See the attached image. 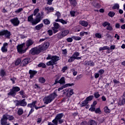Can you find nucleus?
<instances>
[{
    "instance_id": "1",
    "label": "nucleus",
    "mask_w": 125,
    "mask_h": 125,
    "mask_svg": "<svg viewBox=\"0 0 125 125\" xmlns=\"http://www.w3.org/2000/svg\"><path fill=\"white\" fill-rule=\"evenodd\" d=\"M34 44V41H33L32 40L29 39L28 41L26 42V46H25V43H22L21 44H19L17 46V51L20 54H23V53H26L27 50L29 49V47L31 46V45H32V44Z\"/></svg>"
},
{
    "instance_id": "2",
    "label": "nucleus",
    "mask_w": 125,
    "mask_h": 125,
    "mask_svg": "<svg viewBox=\"0 0 125 125\" xmlns=\"http://www.w3.org/2000/svg\"><path fill=\"white\" fill-rule=\"evenodd\" d=\"M64 117V114L59 113L56 115L54 119L51 122H48V125H62L64 123V120L62 119Z\"/></svg>"
},
{
    "instance_id": "3",
    "label": "nucleus",
    "mask_w": 125,
    "mask_h": 125,
    "mask_svg": "<svg viewBox=\"0 0 125 125\" xmlns=\"http://www.w3.org/2000/svg\"><path fill=\"white\" fill-rule=\"evenodd\" d=\"M57 96H58V95H57V92H56V90H55L52 93L44 97L43 99V102H44V104H49L51 103Z\"/></svg>"
},
{
    "instance_id": "4",
    "label": "nucleus",
    "mask_w": 125,
    "mask_h": 125,
    "mask_svg": "<svg viewBox=\"0 0 125 125\" xmlns=\"http://www.w3.org/2000/svg\"><path fill=\"white\" fill-rule=\"evenodd\" d=\"M7 120H9V121H13L14 120V117L8 114H4L0 120L1 125H9V123L7 124Z\"/></svg>"
},
{
    "instance_id": "5",
    "label": "nucleus",
    "mask_w": 125,
    "mask_h": 125,
    "mask_svg": "<svg viewBox=\"0 0 125 125\" xmlns=\"http://www.w3.org/2000/svg\"><path fill=\"white\" fill-rule=\"evenodd\" d=\"M18 91H20V87L18 86H13L12 88L10 89L9 92L7 93V95L8 96L14 97Z\"/></svg>"
},
{
    "instance_id": "6",
    "label": "nucleus",
    "mask_w": 125,
    "mask_h": 125,
    "mask_svg": "<svg viewBox=\"0 0 125 125\" xmlns=\"http://www.w3.org/2000/svg\"><path fill=\"white\" fill-rule=\"evenodd\" d=\"M41 52H42V49H41L40 46L39 47H35L31 48L29 51V53L32 55H38Z\"/></svg>"
},
{
    "instance_id": "7",
    "label": "nucleus",
    "mask_w": 125,
    "mask_h": 125,
    "mask_svg": "<svg viewBox=\"0 0 125 125\" xmlns=\"http://www.w3.org/2000/svg\"><path fill=\"white\" fill-rule=\"evenodd\" d=\"M3 36H5L6 39H10L11 32L7 29H2L0 30V37H3Z\"/></svg>"
},
{
    "instance_id": "8",
    "label": "nucleus",
    "mask_w": 125,
    "mask_h": 125,
    "mask_svg": "<svg viewBox=\"0 0 125 125\" xmlns=\"http://www.w3.org/2000/svg\"><path fill=\"white\" fill-rule=\"evenodd\" d=\"M16 105L21 107H26V106H27V102H26V99H23L21 100H17Z\"/></svg>"
},
{
    "instance_id": "9",
    "label": "nucleus",
    "mask_w": 125,
    "mask_h": 125,
    "mask_svg": "<svg viewBox=\"0 0 125 125\" xmlns=\"http://www.w3.org/2000/svg\"><path fill=\"white\" fill-rule=\"evenodd\" d=\"M53 26L52 28L53 31V34H56V33H58L59 31V28H60L61 26L59 25V23L56 22H53Z\"/></svg>"
},
{
    "instance_id": "10",
    "label": "nucleus",
    "mask_w": 125,
    "mask_h": 125,
    "mask_svg": "<svg viewBox=\"0 0 125 125\" xmlns=\"http://www.w3.org/2000/svg\"><path fill=\"white\" fill-rule=\"evenodd\" d=\"M49 45H50V43L46 42H44L42 45H40L39 47H40L42 52H43V51H45V50H47V48L49 47Z\"/></svg>"
},
{
    "instance_id": "11",
    "label": "nucleus",
    "mask_w": 125,
    "mask_h": 125,
    "mask_svg": "<svg viewBox=\"0 0 125 125\" xmlns=\"http://www.w3.org/2000/svg\"><path fill=\"white\" fill-rule=\"evenodd\" d=\"M10 22L14 25L15 27H17L20 24V21L18 19V18H14V19L10 20Z\"/></svg>"
},
{
    "instance_id": "12",
    "label": "nucleus",
    "mask_w": 125,
    "mask_h": 125,
    "mask_svg": "<svg viewBox=\"0 0 125 125\" xmlns=\"http://www.w3.org/2000/svg\"><path fill=\"white\" fill-rule=\"evenodd\" d=\"M29 74L30 75V79H33V78H34V77H35V76L38 74V71L37 70H33L30 69L29 71Z\"/></svg>"
},
{
    "instance_id": "13",
    "label": "nucleus",
    "mask_w": 125,
    "mask_h": 125,
    "mask_svg": "<svg viewBox=\"0 0 125 125\" xmlns=\"http://www.w3.org/2000/svg\"><path fill=\"white\" fill-rule=\"evenodd\" d=\"M45 11H47L46 14H49V13H51V12H54V8L53 7H45Z\"/></svg>"
},
{
    "instance_id": "14",
    "label": "nucleus",
    "mask_w": 125,
    "mask_h": 125,
    "mask_svg": "<svg viewBox=\"0 0 125 125\" xmlns=\"http://www.w3.org/2000/svg\"><path fill=\"white\" fill-rule=\"evenodd\" d=\"M59 60H60V57L57 56L56 55L52 56V61L53 62V63H55V65H56V64H57L56 62H57V61H59Z\"/></svg>"
},
{
    "instance_id": "15",
    "label": "nucleus",
    "mask_w": 125,
    "mask_h": 125,
    "mask_svg": "<svg viewBox=\"0 0 125 125\" xmlns=\"http://www.w3.org/2000/svg\"><path fill=\"white\" fill-rule=\"evenodd\" d=\"M63 94H65L67 97H71L74 94V89H71L69 91H67L66 92H64Z\"/></svg>"
},
{
    "instance_id": "16",
    "label": "nucleus",
    "mask_w": 125,
    "mask_h": 125,
    "mask_svg": "<svg viewBox=\"0 0 125 125\" xmlns=\"http://www.w3.org/2000/svg\"><path fill=\"white\" fill-rule=\"evenodd\" d=\"M41 22V19L40 18H36L35 20H32L31 21V24L32 26H35V25H37L38 23H40Z\"/></svg>"
},
{
    "instance_id": "17",
    "label": "nucleus",
    "mask_w": 125,
    "mask_h": 125,
    "mask_svg": "<svg viewBox=\"0 0 125 125\" xmlns=\"http://www.w3.org/2000/svg\"><path fill=\"white\" fill-rule=\"evenodd\" d=\"M77 54H73L72 56L70 57V58L68 60V63H72V62H74L75 61V56H77Z\"/></svg>"
},
{
    "instance_id": "18",
    "label": "nucleus",
    "mask_w": 125,
    "mask_h": 125,
    "mask_svg": "<svg viewBox=\"0 0 125 125\" xmlns=\"http://www.w3.org/2000/svg\"><path fill=\"white\" fill-rule=\"evenodd\" d=\"M79 24H80V25H82V26H83V27H87V26H88V22L84 21H79Z\"/></svg>"
},
{
    "instance_id": "19",
    "label": "nucleus",
    "mask_w": 125,
    "mask_h": 125,
    "mask_svg": "<svg viewBox=\"0 0 125 125\" xmlns=\"http://www.w3.org/2000/svg\"><path fill=\"white\" fill-rule=\"evenodd\" d=\"M122 100H120L118 103V105L120 106H124L125 104V98L124 97H122Z\"/></svg>"
},
{
    "instance_id": "20",
    "label": "nucleus",
    "mask_w": 125,
    "mask_h": 125,
    "mask_svg": "<svg viewBox=\"0 0 125 125\" xmlns=\"http://www.w3.org/2000/svg\"><path fill=\"white\" fill-rule=\"evenodd\" d=\"M55 22H60L62 24H67V21L64 20L63 19H56L55 20Z\"/></svg>"
},
{
    "instance_id": "21",
    "label": "nucleus",
    "mask_w": 125,
    "mask_h": 125,
    "mask_svg": "<svg viewBox=\"0 0 125 125\" xmlns=\"http://www.w3.org/2000/svg\"><path fill=\"white\" fill-rule=\"evenodd\" d=\"M88 125H97V122L94 120H90L88 122Z\"/></svg>"
},
{
    "instance_id": "22",
    "label": "nucleus",
    "mask_w": 125,
    "mask_h": 125,
    "mask_svg": "<svg viewBox=\"0 0 125 125\" xmlns=\"http://www.w3.org/2000/svg\"><path fill=\"white\" fill-rule=\"evenodd\" d=\"M37 104V101H35L34 102H33L32 103L30 104H27V107L28 108H33V107L35 106V105Z\"/></svg>"
},
{
    "instance_id": "23",
    "label": "nucleus",
    "mask_w": 125,
    "mask_h": 125,
    "mask_svg": "<svg viewBox=\"0 0 125 125\" xmlns=\"http://www.w3.org/2000/svg\"><path fill=\"white\" fill-rule=\"evenodd\" d=\"M42 27H43V23H40L35 26V29L37 31H40Z\"/></svg>"
},
{
    "instance_id": "24",
    "label": "nucleus",
    "mask_w": 125,
    "mask_h": 125,
    "mask_svg": "<svg viewBox=\"0 0 125 125\" xmlns=\"http://www.w3.org/2000/svg\"><path fill=\"white\" fill-rule=\"evenodd\" d=\"M69 1L71 5H73V6H77V4H78L77 0H69Z\"/></svg>"
},
{
    "instance_id": "25",
    "label": "nucleus",
    "mask_w": 125,
    "mask_h": 125,
    "mask_svg": "<svg viewBox=\"0 0 125 125\" xmlns=\"http://www.w3.org/2000/svg\"><path fill=\"white\" fill-rule=\"evenodd\" d=\"M77 54V56H74V58L75 59V60H81V59H82V57H78V56H80V52H74V54Z\"/></svg>"
},
{
    "instance_id": "26",
    "label": "nucleus",
    "mask_w": 125,
    "mask_h": 125,
    "mask_svg": "<svg viewBox=\"0 0 125 125\" xmlns=\"http://www.w3.org/2000/svg\"><path fill=\"white\" fill-rule=\"evenodd\" d=\"M5 76H6V72H5L4 69H1L0 71V76L1 78H3Z\"/></svg>"
},
{
    "instance_id": "27",
    "label": "nucleus",
    "mask_w": 125,
    "mask_h": 125,
    "mask_svg": "<svg viewBox=\"0 0 125 125\" xmlns=\"http://www.w3.org/2000/svg\"><path fill=\"white\" fill-rule=\"evenodd\" d=\"M110 50V47H108V46H104L103 47L99 48V51H102L103 50Z\"/></svg>"
},
{
    "instance_id": "28",
    "label": "nucleus",
    "mask_w": 125,
    "mask_h": 125,
    "mask_svg": "<svg viewBox=\"0 0 125 125\" xmlns=\"http://www.w3.org/2000/svg\"><path fill=\"white\" fill-rule=\"evenodd\" d=\"M28 63H29V60H28V59H24L22 61V64L24 66H26V65H28Z\"/></svg>"
},
{
    "instance_id": "29",
    "label": "nucleus",
    "mask_w": 125,
    "mask_h": 125,
    "mask_svg": "<svg viewBox=\"0 0 125 125\" xmlns=\"http://www.w3.org/2000/svg\"><path fill=\"white\" fill-rule=\"evenodd\" d=\"M87 104H88V102L85 100L81 102V107H85Z\"/></svg>"
},
{
    "instance_id": "30",
    "label": "nucleus",
    "mask_w": 125,
    "mask_h": 125,
    "mask_svg": "<svg viewBox=\"0 0 125 125\" xmlns=\"http://www.w3.org/2000/svg\"><path fill=\"white\" fill-rule=\"evenodd\" d=\"M24 113V111L23 110V108H20L18 111V116H21V115H23V113Z\"/></svg>"
},
{
    "instance_id": "31",
    "label": "nucleus",
    "mask_w": 125,
    "mask_h": 125,
    "mask_svg": "<svg viewBox=\"0 0 125 125\" xmlns=\"http://www.w3.org/2000/svg\"><path fill=\"white\" fill-rule=\"evenodd\" d=\"M115 15H116V13L113 11H110L108 13V16H109V17H111V18H113V17H114Z\"/></svg>"
},
{
    "instance_id": "32",
    "label": "nucleus",
    "mask_w": 125,
    "mask_h": 125,
    "mask_svg": "<svg viewBox=\"0 0 125 125\" xmlns=\"http://www.w3.org/2000/svg\"><path fill=\"white\" fill-rule=\"evenodd\" d=\"M93 98H94V96H93V95H90L88 97H87L86 99H85V101L87 102H88V101H91V100H92L93 99Z\"/></svg>"
},
{
    "instance_id": "33",
    "label": "nucleus",
    "mask_w": 125,
    "mask_h": 125,
    "mask_svg": "<svg viewBox=\"0 0 125 125\" xmlns=\"http://www.w3.org/2000/svg\"><path fill=\"white\" fill-rule=\"evenodd\" d=\"M45 79H44V78L43 77H40L39 79V83H45Z\"/></svg>"
},
{
    "instance_id": "34",
    "label": "nucleus",
    "mask_w": 125,
    "mask_h": 125,
    "mask_svg": "<svg viewBox=\"0 0 125 125\" xmlns=\"http://www.w3.org/2000/svg\"><path fill=\"white\" fill-rule=\"evenodd\" d=\"M85 65H86V66H94L95 64L94 63V62H91V61H90L85 62Z\"/></svg>"
},
{
    "instance_id": "35",
    "label": "nucleus",
    "mask_w": 125,
    "mask_h": 125,
    "mask_svg": "<svg viewBox=\"0 0 125 125\" xmlns=\"http://www.w3.org/2000/svg\"><path fill=\"white\" fill-rule=\"evenodd\" d=\"M59 81L60 84H65V77H62Z\"/></svg>"
},
{
    "instance_id": "36",
    "label": "nucleus",
    "mask_w": 125,
    "mask_h": 125,
    "mask_svg": "<svg viewBox=\"0 0 125 125\" xmlns=\"http://www.w3.org/2000/svg\"><path fill=\"white\" fill-rule=\"evenodd\" d=\"M69 33V31L68 30H64L62 32V33L64 37H66V36H67Z\"/></svg>"
},
{
    "instance_id": "37",
    "label": "nucleus",
    "mask_w": 125,
    "mask_h": 125,
    "mask_svg": "<svg viewBox=\"0 0 125 125\" xmlns=\"http://www.w3.org/2000/svg\"><path fill=\"white\" fill-rule=\"evenodd\" d=\"M42 22L45 25H49L50 24V21L47 19L43 20Z\"/></svg>"
},
{
    "instance_id": "38",
    "label": "nucleus",
    "mask_w": 125,
    "mask_h": 125,
    "mask_svg": "<svg viewBox=\"0 0 125 125\" xmlns=\"http://www.w3.org/2000/svg\"><path fill=\"white\" fill-rule=\"evenodd\" d=\"M104 111L106 114H109V113H110L111 110H110V109H109V107H108V106H105L104 108Z\"/></svg>"
},
{
    "instance_id": "39",
    "label": "nucleus",
    "mask_w": 125,
    "mask_h": 125,
    "mask_svg": "<svg viewBox=\"0 0 125 125\" xmlns=\"http://www.w3.org/2000/svg\"><path fill=\"white\" fill-rule=\"evenodd\" d=\"M72 38L75 41H81L82 40V38L80 36H73L72 37Z\"/></svg>"
},
{
    "instance_id": "40",
    "label": "nucleus",
    "mask_w": 125,
    "mask_h": 125,
    "mask_svg": "<svg viewBox=\"0 0 125 125\" xmlns=\"http://www.w3.org/2000/svg\"><path fill=\"white\" fill-rule=\"evenodd\" d=\"M46 65L47 66H54V65H55V64L54 62H53L52 61V60H51L46 63Z\"/></svg>"
},
{
    "instance_id": "41",
    "label": "nucleus",
    "mask_w": 125,
    "mask_h": 125,
    "mask_svg": "<svg viewBox=\"0 0 125 125\" xmlns=\"http://www.w3.org/2000/svg\"><path fill=\"white\" fill-rule=\"evenodd\" d=\"M84 35H88V32H85V31H82L80 33V37H83Z\"/></svg>"
},
{
    "instance_id": "42",
    "label": "nucleus",
    "mask_w": 125,
    "mask_h": 125,
    "mask_svg": "<svg viewBox=\"0 0 125 125\" xmlns=\"http://www.w3.org/2000/svg\"><path fill=\"white\" fill-rule=\"evenodd\" d=\"M55 15L57 16V19H59L60 18H61V13L59 11H57L56 13H55Z\"/></svg>"
},
{
    "instance_id": "43",
    "label": "nucleus",
    "mask_w": 125,
    "mask_h": 125,
    "mask_svg": "<svg viewBox=\"0 0 125 125\" xmlns=\"http://www.w3.org/2000/svg\"><path fill=\"white\" fill-rule=\"evenodd\" d=\"M106 30H107V31H113V26L111 25V23H109V24L107 26Z\"/></svg>"
},
{
    "instance_id": "44",
    "label": "nucleus",
    "mask_w": 125,
    "mask_h": 125,
    "mask_svg": "<svg viewBox=\"0 0 125 125\" xmlns=\"http://www.w3.org/2000/svg\"><path fill=\"white\" fill-rule=\"evenodd\" d=\"M94 96L95 98H99L100 97V94L99 92H96L94 93Z\"/></svg>"
},
{
    "instance_id": "45",
    "label": "nucleus",
    "mask_w": 125,
    "mask_h": 125,
    "mask_svg": "<svg viewBox=\"0 0 125 125\" xmlns=\"http://www.w3.org/2000/svg\"><path fill=\"white\" fill-rule=\"evenodd\" d=\"M74 85H75V83H66V84L64 85V86L66 88V87H69L70 86H73Z\"/></svg>"
},
{
    "instance_id": "46",
    "label": "nucleus",
    "mask_w": 125,
    "mask_h": 125,
    "mask_svg": "<svg viewBox=\"0 0 125 125\" xmlns=\"http://www.w3.org/2000/svg\"><path fill=\"white\" fill-rule=\"evenodd\" d=\"M38 67H39L40 68L42 67L44 68H46V65H45V64L43 63H40L38 64Z\"/></svg>"
},
{
    "instance_id": "47",
    "label": "nucleus",
    "mask_w": 125,
    "mask_h": 125,
    "mask_svg": "<svg viewBox=\"0 0 125 125\" xmlns=\"http://www.w3.org/2000/svg\"><path fill=\"white\" fill-rule=\"evenodd\" d=\"M21 63V59L18 58L16 61L15 64L16 66H18V65H19Z\"/></svg>"
},
{
    "instance_id": "48",
    "label": "nucleus",
    "mask_w": 125,
    "mask_h": 125,
    "mask_svg": "<svg viewBox=\"0 0 125 125\" xmlns=\"http://www.w3.org/2000/svg\"><path fill=\"white\" fill-rule=\"evenodd\" d=\"M96 38H97L98 39H102V34L101 33H97L95 35Z\"/></svg>"
},
{
    "instance_id": "49",
    "label": "nucleus",
    "mask_w": 125,
    "mask_h": 125,
    "mask_svg": "<svg viewBox=\"0 0 125 125\" xmlns=\"http://www.w3.org/2000/svg\"><path fill=\"white\" fill-rule=\"evenodd\" d=\"M33 16H34V15L31 14V15H30L28 17V22H32V21H33V20L34 19L33 18Z\"/></svg>"
},
{
    "instance_id": "50",
    "label": "nucleus",
    "mask_w": 125,
    "mask_h": 125,
    "mask_svg": "<svg viewBox=\"0 0 125 125\" xmlns=\"http://www.w3.org/2000/svg\"><path fill=\"white\" fill-rule=\"evenodd\" d=\"M95 113H96V114H101L102 111L101 109H100V107L96 108L95 110Z\"/></svg>"
},
{
    "instance_id": "51",
    "label": "nucleus",
    "mask_w": 125,
    "mask_h": 125,
    "mask_svg": "<svg viewBox=\"0 0 125 125\" xmlns=\"http://www.w3.org/2000/svg\"><path fill=\"white\" fill-rule=\"evenodd\" d=\"M119 8H120L119 4H115L112 6V9H119Z\"/></svg>"
},
{
    "instance_id": "52",
    "label": "nucleus",
    "mask_w": 125,
    "mask_h": 125,
    "mask_svg": "<svg viewBox=\"0 0 125 125\" xmlns=\"http://www.w3.org/2000/svg\"><path fill=\"white\" fill-rule=\"evenodd\" d=\"M39 11H40V9L39 8L35 9L33 12V15H34V16H36L37 13H39Z\"/></svg>"
},
{
    "instance_id": "53",
    "label": "nucleus",
    "mask_w": 125,
    "mask_h": 125,
    "mask_svg": "<svg viewBox=\"0 0 125 125\" xmlns=\"http://www.w3.org/2000/svg\"><path fill=\"white\" fill-rule=\"evenodd\" d=\"M1 50L3 53L7 52V47L2 46L1 48Z\"/></svg>"
},
{
    "instance_id": "54",
    "label": "nucleus",
    "mask_w": 125,
    "mask_h": 125,
    "mask_svg": "<svg viewBox=\"0 0 125 125\" xmlns=\"http://www.w3.org/2000/svg\"><path fill=\"white\" fill-rule=\"evenodd\" d=\"M58 38L60 40H61V39H63V38H64V36H63V34H62V33L58 34Z\"/></svg>"
},
{
    "instance_id": "55",
    "label": "nucleus",
    "mask_w": 125,
    "mask_h": 125,
    "mask_svg": "<svg viewBox=\"0 0 125 125\" xmlns=\"http://www.w3.org/2000/svg\"><path fill=\"white\" fill-rule=\"evenodd\" d=\"M89 111H91V112H95V106L91 105V107L89 109Z\"/></svg>"
},
{
    "instance_id": "56",
    "label": "nucleus",
    "mask_w": 125,
    "mask_h": 125,
    "mask_svg": "<svg viewBox=\"0 0 125 125\" xmlns=\"http://www.w3.org/2000/svg\"><path fill=\"white\" fill-rule=\"evenodd\" d=\"M70 14L72 17H75V15L76 14V11H71L70 12Z\"/></svg>"
},
{
    "instance_id": "57",
    "label": "nucleus",
    "mask_w": 125,
    "mask_h": 125,
    "mask_svg": "<svg viewBox=\"0 0 125 125\" xmlns=\"http://www.w3.org/2000/svg\"><path fill=\"white\" fill-rule=\"evenodd\" d=\"M110 24V23L108 21H104V23H103V26L104 27H106V26H108Z\"/></svg>"
},
{
    "instance_id": "58",
    "label": "nucleus",
    "mask_w": 125,
    "mask_h": 125,
    "mask_svg": "<svg viewBox=\"0 0 125 125\" xmlns=\"http://www.w3.org/2000/svg\"><path fill=\"white\" fill-rule=\"evenodd\" d=\"M35 111V108H32L31 110H30L28 115H27V117H29L31 114H32L33 112Z\"/></svg>"
},
{
    "instance_id": "59",
    "label": "nucleus",
    "mask_w": 125,
    "mask_h": 125,
    "mask_svg": "<svg viewBox=\"0 0 125 125\" xmlns=\"http://www.w3.org/2000/svg\"><path fill=\"white\" fill-rule=\"evenodd\" d=\"M47 33L49 36H52L53 35V32L51 29L48 30Z\"/></svg>"
},
{
    "instance_id": "60",
    "label": "nucleus",
    "mask_w": 125,
    "mask_h": 125,
    "mask_svg": "<svg viewBox=\"0 0 125 125\" xmlns=\"http://www.w3.org/2000/svg\"><path fill=\"white\" fill-rule=\"evenodd\" d=\"M42 118H37V125H40V124L42 123Z\"/></svg>"
},
{
    "instance_id": "61",
    "label": "nucleus",
    "mask_w": 125,
    "mask_h": 125,
    "mask_svg": "<svg viewBox=\"0 0 125 125\" xmlns=\"http://www.w3.org/2000/svg\"><path fill=\"white\" fill-rule=\"evenodd\" d=\"M23 10V8H20L15 11V13H20Z\"/></svg>"
},
{
    "instance_id": "62",
    "label": "nucleus",
    "mask_w": 125,
    "mask_h": 125,
    "mask_svg": "<svg viewBox=\"0 0 125 125\" xmlns=\"http://www.w3.org/2000/svg\"><path fill=\"white\" fill-rule=\"evenodd\" d=\"M59 80V78H58L56 79L55 81V83L53 84V85H55V84H57V83H60V81Z\"/></svg>"
},
{
    "instance_id": "63",
    "label": "nucleus",
    "mask_w": 125,
    "mask_h": 125,
    "mask_svg": "<svg viewBox=\"0 0 125 125\" xmlns=\"http://www.w3.org/2000/svg\"><path fill=\"white\" fill-rule=\"evenodd\" d=\"M66 41L67 42H73V38H67Z\"/></svg>"
},
{
    "instance_id": "64",
    "label": "nucleus",
    "mask_w": 125,
    "mask_h": 125,
    "mask_svg": "<svg viewBox=\"0 0 125 125\" xmlns=\"http://www.w3.org/2000/svg\"><path fill=\"white\" fill-rule=\"evenodd\" d=\"M87 125V122L85 121H83L80 124V125Z\"/></svg>"
}]
</instances>
